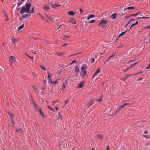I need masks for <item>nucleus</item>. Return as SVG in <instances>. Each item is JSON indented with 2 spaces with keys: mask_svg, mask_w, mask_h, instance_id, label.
Listing matches in <instances>:
<instances>
[{
  "mask_svg": "<svg viewBox=\"0 0 150 150\" xmlns=\"http://www.w3.org/2000/svg\"><path fill=\"white\" fill-rule=\"evenodd\" d=\"M107 23V21L105 20H102L100 22L99 24V26L103 28L105 27L106 26Z\"/></svg>",
  "mask_w": 150,
  "mask_h": 150,
  "instance_id": "1",
  "label": "nucleus"
},
{
  "mask_svg": "<svg viewBox=\"0 0 150 150\" xmlns=\"http://www.w3.org/2000/svg\"><path fill=\"white\" fill-rule=\"evenodd\" d=\"M19 9H21L20 13L22 14L25 12H26V11H27V10L25 7H22L21 8H19L18 9V11Z\"/></svg>",
  "mask_w": 150,
  "mask_h": 150,
  "instance_id": "2",
  "label": "nucleus"
},
{
  "mask_svg": "<svg viewBox=\"0 0 150 150\" xmlns=\"http://www.w3.org/2000/svg\"><path fill=\"white\" fill-rule=\"evenodd\" d=\"M16 61V58L15 57L11 56L9 57V61L10 62V64L11 65L12 64V63L15 62Z\"/></svg>",
  "mask_w": 150,
  "mask_h": 150,
  "instance_id": "3",
  "label": "nucleus"
},
{
  "mask_svg": "<svg viewBox=\"0 0 150 150\" xmlns=\"http://www.w3.org/2000/svg\"><path fill=\"white\" fill-rule=\"evenodd\" d=\"M31 6V4L29 3L26 5V9L27 10L26 13H29L30 10V8Z\"/></svg>",
  "mask_w": 150,
  "mask_h": 150,
  "instance_id": "4",
  "label": "nucleus"
},
{
  "mask_svg": "<svg viewBox=\"0 0 150 150\" xmlns=\"http://www.w3.org/2000/svg\"><path fill=\"white\" fill-rule=\"evenodd\" d=\"M81 75L82 77H84L86 74L87 72L86 70L81 68Z\"/></svg>",
  "mask_w": 150,
  "mask_h": 150,
  "instance_id": "5",
  "label": "nucleus"
},
{
  "mask_svg": "<svg viewBox=\"0 0 150 150\" xmlns=\"http://www.w3.org/2000/svg\"><path fill=\"white\" fill-rule=\"evenodd\" d=\"M63 87L62 88V89L64 90L67 84V80H66V81L65 82H63Z\"/></svg>",
  "mask_w": 150,
  "mask_h": 150,
  "instance_id": "6",
  "label": "nucleus"
},
{
  "mask_svg": "<svg viewBox=\"0 0 150 150\" xmlns=\"http://www.w3.org/2000/svg\"><path fill=\"white\" fill-rule=\"evenodd\" d=\"M60 6H61V5H57L55 3H54V4H51V6L54 8H57L58 7Z\"/></svg>",
  "mask_w": 150,
  "mask_h": 150,
  "instance_id": "7",
  "label": "nucleus"
},
{
  "mask_svg": "<svg viewBox=\"0 0 150 150\" xmlns=\"http://www.w3.org/2000/svg\"><path fill=\"white\" fill-rule=\"evenodd\" d=\"M43 8L44 11H48L50 10V7L47 6H44L43 7Z\"/></svg>",
  "mask_w": 150,
  "mask_h": 150,
  "instance_id": "8",
  "label": "nucleus"
},
{
  "mask_svg": "<svg viewBox=\"0 0 150 150\" xmlns=\"http://www.w3.org/2000/svg\"><path fill=\"white\" fill-rule=\"evenodd\" d=\"M28 14H25L22 16V18H28L30 16V13L29 12V13H28Z\"/></svg>",
  "mask_w": 150,
  "mask_h": 150,
  "instance_id": "9",
  "label": "nucleus"
},
{
  "mask_svg": "<svg viewBox=\"0 0 150 150\" xmlns=\"http://www.w3.org/2000/svg\"><path fill=\"white\" fill-rule=\"evenodd\" d=\"M19 40V39L18 38H14V39H12V42L14 44H15L16 42H18Z\"/></svg>",
  "mask_w": 150,
  "mask_h": 150,
  "instance_id": "10",
  "label": "nucleus"
},
{
  "mask_svg": "<svg viewBox=\"0 0 150 150\" xmlns=\"http://www.w3.org/2000/svg\"><path fill=\"white\" fill-rule=\"evenodd\" d=\"M134 75V74H127L125 76V78L126 79H129V77H130L131 76H133Z\"/></svg>",
  "mask_w": 150,
  "mask_h": 150,
  "instance_id": "11",
  "label": "nucleus"
},
{
  "mask_svg": "<svg viewBox=\"0 0 150 150\" xmlns=\"http://www.w3.org/2000/svg\"><path fill=\"white\" fill-rule=\"evenodd\" d=\"M8 115L11 119H13L14 117V114L13 113L9 112Z\"/></svg>",
  "mask_w": 150,
  "mask_h": 150,
  "instance_id": "12",
  "label": "nucleus"
},
{
  "mask_svg": "<svg viewBox=\"0 0 150 150\" xmlns=\"http://www.w3.org/2000/svg\"><path fill=\"white\" fill-rule=\"evenodd\" d=\"M45 17L47 19L50 20L51 21H52V18L50 16H49L48 15H47L46 14H45Z\"/></svg>",
  "mask_w": 150,
  "mask_h": 150,
  "instance_id": "13",
  "label": "nucleus"
},
{
  "mask_svg": "<svg viewBox=\"0 0 150 150\" xmlns=\"http://www.w3.org/2000/svg\"><path fill=\"white\" fill-rule=\"evenodd\" d=\"M93 101L92 100H91L88 102L87 104L88 106V107H90L91 105H92L93 104Z\"/></svg>",
  "mask_w": 150,
  "mask_h": 150,
  "instance_id": "14",
  "label": "nucleus"
},
{
  "mask_svg": "<svg viewBox=\"0 0 150 150\" xmlns=\"http://www.w3.org/2000/svg\"><path fill=\"white\" fill-rule=\"evenodd\" d=\"M127 104L126 103H125L123 105H122L120 106L118 108V111L120 110L121 109L123 108H124L125 106L127 105Z\"/></svg>",
  "mask_w": 150,
  "mask_h": 150,
  "instance_id": "15",
  "label": "nucleus"
},
{
  "mask_svg": "<svg viewBox=\"0 0 150 150\" xmlns=\"http://www.w3.org/2000/svg\"><path fill=\"white\" fill-rule=\"evenodd\" d=\"M79 70V69L77 67H75L74 71L76 73H77V74H78Z\"/></svg>",
  "mask_w": 150,
  "mask_h": 150,
  "instance_id": "16",
  "label": "nucleus"
},
{
  "mask_svg": "<svg viewBox=\"0 0 150 150\" xmlns=\"http://www.w3.org/2000/svg\"><path fill=\"white\" fill-rule=\"evenodd\" d=\"M84 84V83L83 82H81L79 84L78 87L80 88H82L83 87Z\"/></svg>",
  "mask_w": 150,
  "mask_h": 150,
  "instance_id": "17",
  "label": "nucleus"
},
{
  "mask_svg": "<svg viewBox=\"0 0 150 150\" xmlns=\"http://www.w3.org/2000/svg\"><path fill=\"white\" fill-rule=\"evenodd\" d=\"M32 87L33 88L35 92V93H38L39 91L34 86H32Z\"/></svg>",
  "mask_w": 150,
  "mask_h": 150,
  "instance_id": "18",
  "label": "nucleus"
},
{
  "mask_svg": "<svg viewBox=\"0 0 150 150\" xmlns=\"http://www.w3.org/2000/svg\"><path fill=\"white\" fill-rule=\"evenodd\" d=\"M97 138L99 139H101L103 138V135L102 134H98L97 136Z\"/></svg>",
  "mask_w": 150,
  "mask_h": 150,
  "instance_id": "19",
  "label": "nucleus"
},
{
  "mask_svg": "<svg viewBox=\"0 0 150 150\" xmlns=\"http://www.w3.org/2000/svg\"><path fill=\"white\" fill-rule=\"evenodd\" d=\"M95 16L93 14H91V15H89L87 18V19L88 20H89L91 18H93V17Z\"/></svg>",
  "mask_w": 150,
  "mask_h": 150,
  "instance_id": "20",
  "label": "nucleus"
},
{
  "mask_svg": "<svg viewBox=\"0 0 150 150\" xmlns=\"http://www.w3.org/2000/svg\"><path fill=\"white\" fill-rule=\"evenodd\" d=\"M68 14L70 16H73L74 15L75 13L73 11H70L68 12Z\"/></svg>",
  "mask_w": 150,
  "mask_h": 150,
  "instance_id": "21",
  "label": "nucleus"
},
{
  "mask_svg": "<svg viewBox=\"0 0 150 150\" xmlns=\"http://www.w3.org/2000/svg\"><path fill=\"white\" fill-rule=\"evenodd\" d=\"M39 112L40 114V115H41V116H43L44 115V114L42 112V110L41 108H40L39 109Z\"/></svg>",
  "mask_w": 150,
  "mask_h": 150,
  "instance_id": "22",
  "label": "nucleus"
},
{
  "mask_svg": "<svg viewBox=\"0 0 150 150\" xmlns=\"http://www.w3.org/2000/svg\"><path fill=\"white\" fill-rule=\"evenodd\" d=\"M127 31V30L124 32H122L119 35V37L122 36L124 35Z\"/></svg>",
  "mask_w": 150,
  "mask_h": 150,
  "instance_id": "23",
  "label": "nucleus"
},
{
  "mask_svg": "<svg viewBox=\"0 0 150 150\" xmlns=\"http://www.w3.org/2000/svg\"><path fill=\"white\" fill-rule=\"evenodd\" d=\"M116 13H114L111 16L112 18H113V19H115L116 18Z\"/></svg>",
  "mask_w": 150,
  "mask_h": 150,
  "instance_id": "24",
  "label": "nucleus"
},
{
  "mask_svg": "<svg viewBox=\"0 0 150 150\" xmlns=\"http://www.w3.org/2000/svg\"><path fill=\"white\" fill-rule=\"evenodd\" d=\"M135 9V8L134 6H131V7H129L127 8V10H134Z\"/></svg>",
  "mask_w": 150,
  "mask_h": 150,
  "instance_id": "25",
  "label": "nucleus"
},
{
  "mask_svg": "<svg viewBox=\"0 0 150 150\" xmlns=\"http://www.w3.org/2000/svg\"><path fill=\"white\" fill-rule=\"evenodd\" d=\"M81 69H85L86 70L87 68V66L85 64H83V67L81 68Z\"/></svg>",
  "mask_w": 150,
  "mask_h": 150,
  "instance_id": "26",
  "label": "nucleus"
},
{
  "mask_svg": "<svg viewBox=\"0 0 150 150\" xmlns=\"http://www.w3.org/2000/svg\"><path fill=\"white\" fill-rule=\"evenodd\" d=\"M140 12H138L137 13H135V14H132L130 15V16H136L137 15L139 14L140 13Z\"/></svg>",
  "mask_w": 150,
  "mask_h": 150,
  "instance_id": "27",
  "label": "nucleus"
},
{
  "mask_svg": "<svg viewBox=\"0 0 150 150\" xmlns=\"http://www.w3.org/2000/svg\"><path fill=\"white\" fill-rule=\"evenodd\" d=\"M24 27V24H23L22 25H21L20 27L18 28L19 30H20L21 29L23 28Z\"/></svg>",
  "mask_w": 150,
  "mask_h": 150,
  "instance_id": "28",
  "label": "nucleus"
},
{
  "mask_svg": "<svg viewBox=\"0 0 150 150\" xmlns=\"http://www.w3.org/2000/svg\"><path fill=\"white\" fill-rule=\"evenodd\" d=\"M57 54L59 56H62L64 55V53L62 52H59L57 53Z\"/></svg>",
  "mask_w": 150,
  "mask_h": 150,
  "instance_id": "29",
  "label": "nucleus"
},
{
  "mask_svg": "<svg viewBox=\"0 0 150 150\" xmlns=\"http://www.w3.org/2000/svg\"><path fill=\"white\" fill-rule=\"evenodd\" d=\"M137 62H135L133 64H132L130 67H129V68H131L132 67H134L137 64Z\"/></svg>",
  "mask_w": 150,
  "mask_h": 150,
  "instance_id": "30",
  "label": "nucleus"
},
{
  "mask_svg": "<svg viewBox=\"0 0 150 150\" xmlns=\"http://www.w3.org/2000/svg\"><path fill=\"white\" fill-rule=\"evenodd\" d=\"M103 98V95L101 96V97L99 99L97 100H96L99 102H101Z\"/></svg>",
  "mask_w": 150,
  "mask_h": 150,
  "instance_id": "31",
  "label": "nucleus"
},
{
  "mask_svg": "<svg viewBox=\"0 0 150 150\" xmlns=\"http://www.w3.org/2000/svg\"><path fill=\"white\" fill-rule=\"evenodd\" d=\"M58 115H59L58 118L59 119H62V115H60L59 112Z\"/></svg>",
  "mask_w": 150,
  "mask_h": 150,
  "instance_id": "32",
  "label": "nucleus"
},
{
  "mask_svg": "<svg viewBox=\"0 0 150 150\" xmlns=\"http://www.w3.org/2000/svg\"><path fill=\"white\" fill-rule=\"evenodd\" d=\"M32 105L33 106L35 107H36L37 104L35 102H33Z\"/></svg>",
  "mask_w": 150,
  "mask_h": 150,
  "instance_id": "33",
  "label": "nucleus"
},
{
  "mask_svg": "<svg viewBox=\"0 0 150 150\" xmlns=\"http://www.w3.org/2000/svg\"><path fill=\"white\" fill-rule=\"evenodd\" d=\"M96 21L94 20H92L90 21H89V23H94Z\"/></svg>",
  "mask_w": 150,
  "mask_h": 150,
  "instance_id": "34",
  "label": "nucleus"
},
{
  "mask_svg": "<svg viewBox=\"0 0 150 150\" xmlns=\"http://www.w3.org/2000/svg\"><path fill=\"white\" fill-rule=\"evenodd\" d=\"M40 67H41L44 70H45V71H46V69H45L44 67H43L42 65H40Z\"/></svg>",
  "mask_w": 150,
  "mask_h": 150,
  "instance_id": "35",
  "label": "nucleus"
},
{
  "mask_svg": "<svg viewBox=\"0 0 150 150\" xmlns=\"http://www.w3.org/2000/svg\"><path fill=\"white\" fill-rule=\"evenodd\" d=\"M76 62V60H73L72 61V62L70 64H73V63H75Z\"/></svg>",
  "mask_w": 150,
  "mask_h": 150,
  "instance_id": "36",
  "label": "nucleus"
},
{
  "mask_svg": "<svg viewBox=\"0 0 150 150\" xmlns=\"http://www.w3.org/2000/svg\"><path fill=\"white\" fill-rule=\"evenodd\" d=\"M74 20L73 18H71L70 19L69 21L68 22V23L71 22Z\"/></svg>",
  "mask_w": 150,
  "mask_h": 150,
  "instance_id": "37",
  "label": "nucleus"
},
{
  "mask_svg": "<svg viewBox=\"0 0 150 150\" xmlns=\"http://www.w3.org/2000/svg\"><path fill=\"white\" fill-rule=\"evenodd\" d=\"M52 75H50V76H48L47 77L49 79H52Z\"/></svg>",
  "mask_w": 150,
  "mask_h": 150,
  "instance_id": "38",
  "label": "nucleus"
},
{
  "mask_svg": "<svg viewBox=\"0 0 150 150\" xmlns=\"http://www.w3.org/2000/svg\"><path fill=\"white\" fill-rule=\"evenodd\" d=\"M100 71V68H98L97 70H96V72H97L98 74L99 73Z\"/></svg>",
  "mask_w": 150,
  "mask_h": 150,
  "instance_id": "39",
  "label": "nucleus"
},
{
  "mask_svg": "<svg viewBox=\"0 0 150 150\" xmlns=\"http://www.w3.org/2000/svg\"><path fill=\"white\" fill-rule=\"evenodd\" d=\"M149 18V17H145L143 16L142 17H139V18H138V19H139V18Z\"/></svg>",
  "mask_w": 150,
  "mask_h": 150,
  "instance_id": "40",
  "label": "nucleus"
},
{
  "mask_svg": "<svg viewBox=\"0 0 150 150\" xmlns=\"http://www.w3.org/2000/svg\"><path fill=\"white\" fill-rule=\"evenodd\" d=\"M68 45V43L64 44V45H62V47L67 46Z\"/></svg>",
  "mask_w": 150,
  "mask_h": 150,
  "instance_id": "41",
  "label": "nucleus"
},
{
  "mask_svg": "<svg viewBox=\"0 0 150 150\" xmlns=\"http://www.w3.org/2000/svg\"><path fill=\"white\" fill-rule=\"evenodd\" d=\"M145 28H148L149 29H150V25H147L146 26Z\"/></svg>",
  "mask_w": 150,
  "mask_h": 150,
  "instance_id": "42",
  "label": "nucleus"
},
{
  "mask_svg": "<svg viewBox=\"0 0 150 150\" xmlns=\"http://www.w3.org/2000/svg\"><path fill=\"white\" fill-rule=\"evenodd\" d=\"M26 55L29 58H30L32 60L34 58V57H31L29 55H28V54H26Z\"/></svg>",
  "mask_w": 150,
  "mask_h": 150,
  "instance_id": "43",
  "label": "nucleus"
},
{
  "mask_svg": "<svg viewBox=\"0 0 150 150\" xmlns=\"http://www.w3.org/2000/svg\"><path fill=\"white\" fill-rule=\"evenodd\" d=\"M98 73L96 72V73L94 74V76L93 77V78L97 75V74Z\"/></svg>",
  "mask_w": 150,
  "mask_h": 150,
  "instance_id": "44",
  "label": "nucleus"
},
{
  "mask_svg": "<svg viewBox=\"0 0 150 150\" xmlns=\"http://www.w3.org/2000/svg\"><path fill=\"white\" fill-rule=\"evenodd\" d=\"M98 73L96 72V73L94 74V76L93 77V78L97 75V74Z\"/></svg>",
  "mask_w": 150,
  "mask_h": 150,
  "instance_id": "45",
  "label": "nucleus"
},
{
  "mask_svg": "<svg viewBox=\"0 0 150 150\" xmlns=\"http://www.w3.org/2000/svg\"><path fill=\"white\" fill-rule=\"evenodd\" d=\"M95 60L93 59V58H92L91 59V62L92 63H93L94 62Z\"/></svg>",
  "mask_w": 150,
  "mask_h": 150,
  "instance_id": "46",
  "label": "nucleus"
},
{
  "mask_svg": "<svg viewBox=\"0 0 150 150\" xmlns=\"http://www.w3.org/2000/svg\"><path fill=\"white\" fill-rule=\"evenodd\" d=\"M11 122H12V124L13 125H14V121L13 120V119H11Z\"/></svg>",
  "mask_w": 150,
  "mask_h": 150,
  "instance_id": "47",
  "label": "nucleus"
},
{
  "mask_svg": "<svg viewBox=\"0 0 150 150\" xmlns=\"http://www.w3.org/2000/svg\"><path fill=\"white\" fill-rule=\"evenodd\" d=\"M80 11H81V13H82L83 12V10L81 8H80Z\"/></svg>",
  "mask_w": 150,
  "mask_h": 150,
  "instance_id": "48",
  "label": "nucleus"
},
{
  "mask_svg": "<svg viewBox=\"0 0 150 150\" xmlns=\"http://www.w3.org/2000/svg\"><path fill=\"white\" fill-rule=\"evenodd\" d=\"M135 20V19H131L129 21V23H130V22L132 21H134Z\"/></svg>",
  "mask_w": 150,
  "mask_h": 150,
  "instance_id": "49",
  "label": "nucleus"
},
{
  "mask_svg": "<svg viewBox=\"0 0 150 150\" xmlns=\"http://www.w3.org/2000/svg\"><path fill=\"white\" fill-rule=\"evenodd\" d=\"M150 67V63L148 65V67L146 68V69H149Z\"/></svg>",
  "mask_w": 150,
  "mask_h": 150,
  "instance_id": "50",
  "label": "nucleus"
},
{
  "mask_svg": "<svg viewBox=\"0 0 150 150\" xmlns=\"http://www.w3.org/2000/svg\"><path fill=\"white\" fill-rule=\"evenodd\" d=\"M126 79L125 78V77L124 78H122L121 79V80H123L124 81H125Z\"/></svg>",
  "mask_w": 150,
  "mask_h": 150,
  "instance_id": "51",
  "label": "nucleus"
},
{
  "mask_svg": "<svg viewBox=\"0 0 150 150\" xmlns=\"http://www.w3.org/2000/svg\"><path fill=\"white\" fill-rule=\"evenodd\" d=\"M34 11V10L33 9V8L31 9L30 12L31 13H33V12Z\"/></svg>",
  "mask_w": 150,
  "mask_h": 150,
  "instance_id": "52",
  "label": "nucleus"
},
{
  "mask_svg": "<svg viewBox=\"0 0 150 150\" xmlns=\"http://www.w3.org/2000/svg\"><path fill=\"white\" fill-rule=\"evenodd\" d=\"M49 81L50 82H51L52 83V82H53L52 81V79H49Z\"/></svg>",
  "mask_w": 150,
  "mask_h": 150,
  "instance_id": "53",
  "label": "nucleus"
},
{
  "mask_svg": "<svg viewBox=\"0 0 150 150\" xmlns=\"http://www.w3.org/2000/svg\"><path fill=\"white\" fill-rule=\"evenodd\" d=\"M58 83V81L56 80L55 81L53 82H52V83L55 84V83Z\"/></svg>",
  "mask_w": 150,
  "mask_h": 150,
  "instance_id": "54",
  "label": "nucleus"
},
{
  "mask_svg": "<svg viewBox=\"0 0 150 150\" xmlns=\"http://www.w3.org/2000/svg\"><path fill=\"white\" fill-rule=\"evenodd\" d=\"M21 129H16V132H18L20 130H21Z\"/></svg>",
  "mask_w": 150,
  "mask_h": 150,
  "instance_id": "55",
  "label": "nucleus"
},
{
  "mask_svg": "<svg viewBox=\"0 0 150 150\" xmlns=\"http://www.w3.org/2000/svg\"><path fill=\"white\" fill-rule=\"evenodd\" d=\"M50 73V72L49 71H47V74L48 75V76H50V75H51Z\"/></svg>",
  "mask_w": 150,
  "mask_h": 150,
  "instance_id": "56",
  "label": "nucleus"
},
{
  "mask_svg": "<svg viewBox=\"0 0 150 150\" xmlns=\"http://www.w3.org/2000/svg\"><path fill=\"white\" fill-rule=\"evenodd\" d=\"M143 79V78L142 77H139V79H138V81H139L140 80H142Z\"/></svg>",
  "mask_w": 150,
  "mask_h": 150,
  "instance_id": "57",
  "label": "nucleus"
},
{
  "mask_svg": "<svg viewBox=\"0 0 150 150\" xmlns=\"http://www.w3.org/2000/svg\"><path fill=\"white\" fill-rule=\"evenodd\" d=\"M49 109H50V110H52V111H54V109H53V108H51V107H50V108H49Z\"/></svg>",
  "mask_w": 150,
  "mask_h": 150,
  "instance_id": "58",
  "label": "nucleus"
},
{
  "mask_svg": "<svg viewBox=\"0 0 150 150\" xmlns=\"http://www.w3.org/2000/svg\"><path fill=\"white\" fill-rule=\"evenodd\" d=\"M135 25V24H132L131 26V28H132Z\"/></svg>",
  "mask_w": 150,
  "mask_h": 150,
  "instance_id": "59",
  "label": "nucleus"
},
{
  "mask_svg": "<svg viewBox=\"0 0 150 150\" xmlns=\"http://www.w3.org/2000/svg\"><path fill=\"white\" fill-rule=\"evenodd\" d=\"M22 3V2H21V3H18V5L19 6H20L21 4Z\"/></svg>",
  "mask_w": 150,
  "mask_h": 150,
  "instance_id": "60",
  "label": "nucleus"
},
{
  "mask_svg": "<svg viewBox=\"0 0 150 150\" xmlns=\"http://www.w3.org/2000/svg\"><path fill=\"white\" fill-rule=\"evenodd\" d=\"M114 55H112L109 57V59H110V58L113 57Z\"/></svg>",
  "mask_w": 150,
  "mask_h": 150,
  "instance_id": "61",
  "label": "nucleus"
},
{
  "mask_svg": "<svg viewBox=\"0 0 150 150\" xmlns=\"http://www.w3.org/2000/svg\"><path fill=\"white\" fill-rule=\"evenodd\" d=\"M57 102V101H53V102L52 105H54V103H55V102Z\"/></svg>",
  "mask_w": 150,
  "mask_h": 150,
  "instance_id": "62",
  "label": "nucleus"
},
{
  "mask_svg": "<svg viewBox=\"0 0 150 150\" xmlns=\"http://www.w3.org/2000/svg\"><path fill=\"white\" fill-rule=\"evenodd\" d=\"M42 89L43 90H44L45 89V88L44 87L42 88Z\"/></svg>",
  "mask_w": 150,
  "mask_h": 150,
  "instance_id": "63",
  "label": "nucleus"
},
{
  "mask_svg": "<svg viewBox=\"0 0 150 150\" xmlns=\"http://www.w3.org/2000/svg\"><path fill=\"white\" fill-rule=\"evenodd\" d=\"M138 21H137V22L136 23H135L134 24H135V25H137L138 24Z\"/></svg>",
  "mask_w": 150,
  "mask_h": 150,
  "instance_id": "64",
  "label": "nucleus"
}]
</instances>
